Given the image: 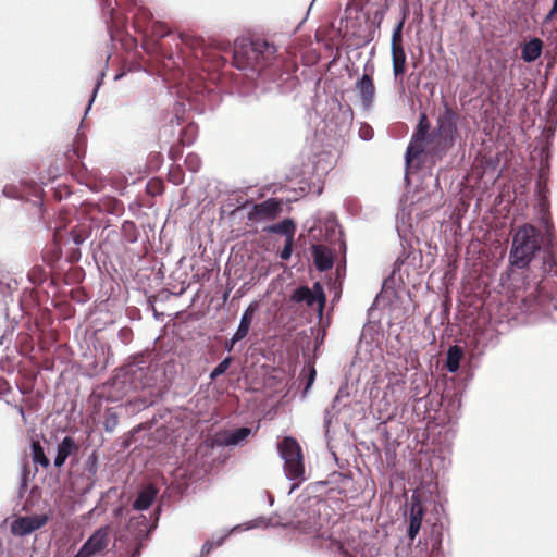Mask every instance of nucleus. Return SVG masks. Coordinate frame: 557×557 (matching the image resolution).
<instances>
[{"instance_id":"nucleus-1","label":"nucleus","mask_w":557,"mask_h":557,"mask_svg":"<svg viewBox=\"0 0 557 557\" xmlns=\"http://www.w3.org/2000/svg\"><path fill=\"white\" fill-rule=\"evenodd\" d=\"M275 53V46L265 40H243L235 44L233 63L239 70L260 71L272 63Z\"/></svg>"},{"instance_id":"nucleus-2","label":"nucleus","mask_w":557,"mask_h":557,"mask_svg":"<svg viewBox=\"0 0 557 557\" xmlns=\"http://www.w3.org/2000/svg\"><path fill=\"white\" fill-rule=\"evenodd\" d=\"M458 113L445 103L444 110L437 116L436 127L430 135L429 156L441 159L454 146L458 136Z\"/></svg>"},{"instance_id":"nucleus-3","label":"nucleus","mask_w":557,"mask_h":557,"mask_svg":"<svg viewBox=\"0 0 557 557\" xmlns=\"http://www.w3.org/2000/svg\"><path fill=\"white\" fill-rule=\"evenodd\" d=\"M542 235L540 230L531 224H524L517 230L512 238L510 263L519 269L529 265L536 251L541 249Z\"/></svg>"},{"instance_id":"nucleus-4","label":"nucleus","mask_w":557,"mask_h":557,"mask_svg":"<svg viewBox=\"0 0 557 557\" xmlns=\"http://www.w3.org/2000/svg\"><path fill=\"white\" fill-rule=\"evenodd\" d=\"M278 453L284 460V470L286 476L293 481L305 480V465L302 450L298 442L290 436H286L278 444Z\"/></svg>"},{"instance_id":"nucleus-5","label":"nucleus","mask_w":557,"mask_h":557,"mask_svg":"<svg viewBox=\"0 0 557 557\" xmlns=\"http://www.w3.org/2000/svg\"><path fill=\"white\" fill-rule=\"evenodd\" d=\"M147 369L137 364H128L121 369L116 376L113 379V385L122 384L121 389L124 394L132 391H138L150 385V380L147 376Z\"/></svg>"},{"instance_id":"nucleus-6","label":"nucleus","mask_w":557,"mask_h":557,"mask_svg":"<svg viewBox=\"0 0 557 557\" xmlns=\"http://www.w3.org/2000/svg\"><path fill=\"white\" fill-rule=\"evenodd\" d=\"M304 534H317L321 529L319 510L309 503L299 505L294 512V519L288 523Z\"/></svg>"},{"instance_id":"nucleus-7","label":"nucleus","mask_w":557,"mask_h":557,"mask_svg":"<svg viewBox=\"0 0 557 557\" xmlns=\"http://www.w3.org/2000/svg\"><path fill=\"white\" fill-rule=\"evenodd\" d=\"M430 121L425 113L420 114L418 126L412 135L411 141L407 148V161L419 158L422 153L429 154V139H430Z\"/></svg>"},{"instance_id":"nucleus-8","label":"nucleus","mask_w":557,"mask_h":557,"mask_svg":"<svg viewBox=\"0 0 557 557\" xmlns=\"http://www.w3.org/2000/svg\"><path fill=\"white\" fill-rule=\"evenodd\" d=\"M290 300L297 304L304 302L308 308H313L317 305L318 311L322 313L326 298L323 286L320 282H315L312 289L308 286L297 287L293 292Z\"/></svg>"},{"instance_id":"nucleus-9","label":"nucleus","mask_w":557,"mask_h":557,"mask_svg":"<svg viewBox=\"0 0 557 557\" xmlns=\"http://www.w3.org/2000/svg\"><path fill=\"white\" fill-rule=\"evenodd\" d=\"M48 520L46 513L18 517L12 521L11 532L16 536H25L45 527Z\"/></svg>"},{"instance_id":"nucleus-10","label":"nucleus","mask_w":557,"mask_h":557,"mask_svg":"<svg viewBox=\"0 0 557 557\" xmlns=\"http://www.w3.org/2000/svg\"><path fill=\"white\" fill-rule=\"evenodd\" d=\"M282 211V201L276 198L267 199L252 206L248 212V220L252 222L274 220Z\"/></svg>"},{"instance_id":"nucleus-11","label":"nucleus","mask_w":557,"mask_h":557,"mask_svg":"<svg viewBox=\"0 0 557 557\" xmlns=\"http://www.w3.org/2000/svg\"><path fill=\"white\" fill-rule=\"evenodd\" d=\"M368 70H369V67L366 66L364 74L361 76V78H359L356 82V85H355V88L360 96L361 103L366 109H369L372 106L374 98H375V91H376L375 85L373 82V77H372L374 69H373V66H371L369 73H368Z\"/></svg>"},{"instance_id":"nucleus-12","label":"nucleus","mask_w":557,"mask_h":557,"mask_svg":"<svg viewBox=\"0 0 557 557\" xmlns=\"http://www.w3.org/2000/svg\"><path fill=\"white\" fill-rule=\"evenodd\" d=\"M110 542L109 527H102L96 530L89 539L83 544L95 556L107 549Z\"/></svg>"},{"instance_id":"nucleus-13","label":"nucleus","mask_w":557,"mask_h":557,"mask_svg":"<svg viewBox=\"0 0 557 557\" xmlns=\"http://www.w3.org/2000/svg\"><path fill=\"white\" fill-rule=\"evenodd\" d=\"M312 255L314 265L319 271H327L333 268L334 252L325 245H313Z\"/></svg>"},{"instance_id":"nucleus-14","label":"nucleus","mask_w":557,"mask_h":557,"mask_svg":"<svg viewBox=\"0 0 557 557\" xmlns=\"http://www.w3.org/2000/svg\"><path fill=\"white\" fill-rule=\"evenodd\" d=\"M257 309V302H252L246 308L242 315L238 329L233 335V343H237L247 336Z\"/></svg>"},{"instance_id":"nucleus-15","label":"nucleus","mask_w":557,"mask_h":557,"mask_svg":"<svg viewBox=\"0 0 557 557\" xmlns=\"http://www.w3.org/2000/svg\"><path fill=\"white\" fill-rule=\"evenodd\" d=\"M79 449L78 445L75 443L74 438L71 436H65L62 442L58 445V453L54 458V466L57 468H61L69 456L77 453Z\"/></svg>"},{"instance_id":"nucleus-16","label":"nucleus","mask_w":557,"mask_h":557,"mask_svg":"<svg viewBox=\"0 0 557 557\" xmlns=\"http://www.w3.org/2000/svg\"><path fill=\"white\" fill-rule=\"evenodd\" d=\"M158 488L153 484H147L139 493L133 503V508L136 510H146L154 502L158 495Z\"/></svg>"},{"instance_id":"nucleus-17","label":"nucleus","mask_w":557,"mask_h":557,"mask_svg":"<svg viewBox=\"0 0 557 557\" xmlns=\"http://www.w3.org/2000/svg\"><path fill=\"white\" fill-rule=\"evenodd\" d=\"M424 515V509L422 505L417 502L412 503L410 508V518H409V528H408V536L411 541H413L421 529V523Z\"/></svg>"},{"instance_id":"nucleus-18","label":"nucleus","mask_w":557,"mask_h":557,"mask_svg":"<svg viewBox=\"0 0 557 557\" xmlns=\"http://www.w3.org/2000/svg\"><path fill=\"white\" fill-rule=\"evenodd\" d=\"M151 23H152L151 12L144 7L137 8L136 12L134 13V17H133V25H134L136 32L147 35Z\"/></svg>"},{"instance_id":"nucleus-19","label":"nucleus","mask_w":557,"mask_h":557,"mask_svg":"<svg viewBox=\"0 0 557 557\" xmlns=\"http://www.w3.org/2000/svg\"><path fill=\"white\" fill-rule=\"evenodd\" d=\"M542 50L543 41L539 38H533L523 45L521 58L525 62H534L537 58H540Z\"/></svg>"},{"instance_id":"nucleus-20","label":"nucleus","mask_w":557,"mask_h":557,"mask_svg":"<svg viewBox=\"0 0 557 557\" xmlns=\"http://www.w3.org/2000/svg\"><path fill=\"white\" fill-rule=\"evenodd\" d=\"M264 231L268 233L281 234L284 235L286 238L294 239L296 224L292 219H284L280 223L265 227Z\"/></svg>"},{"instance_id":"nucleus-21","label":"nucleus","mask_w":557,"mask_h":557,"mask_svg":"<svg viewBox=\"0 0 557 557\" xmlns=\"http://www.w3.org/2000/svg\"><path fill=\"white\" fill-rule=\"evenodd\" d=\"M116 5L117 0H102V12L110 27H117L121 23Z\"/></svg>"},{"instance_id":"nucleus-22","label":"nucleus","mask_w":557,"mask_h":557,"mask_svg":"<svg viewBox=\"0 0 557 557\" xmlns=\"http://www.w3.org/2000/svg\"><path fill=\"white\" fill-rule=\"evenodd\" d=\"M392 59H393V71L394 75L397 78L401 76L406 71V53L403 47H396L392 49Z\"/></svg>"},{"instance_id":"nucleus-23","label":"nucleus","mask_w":557,"mask_h":557,"mask_svg":"<svg viewBox=\"0 0 557 557\" xmlns=\"http://www.w3.org/2000/svg\"><path fill=\"white\" fill-rule=\"evenodd\" d=\"M62 250L60 248L59 243L57 242V234H54L53 243L46 246L42 251V260L48 265H53L61 258Z\"/></svg>"},{"instance_id":"nucleus-24","label":"nucleus","mask_w":557,"mask_h":557,"mask_svg":"<svg viewBox=\"0 0 557 557\" xmlns=\"http://www.w3.org/2000/svg\"><path fill=\"white\" fill-rule=\"evenodd\" d=\"M463 356L462 349L455 345L447 351L446 368L449 372H456L459 369L460 360Z\"/></svg>"},{"instance_id":"nucleus-25","label":"nucleus","mask_w":557,"mask_h":557,"mask_svg":"<svg viewBox=\"0 0 557 557\" xmlns=\"http://www.w3.org/2000/svg\"><path fill=\"white\" fill-rule=\"evenodd\" d=\"M32 458L34 463L40 465L45 469H47L50 466V460L46 456L44 448L40 445V442L37 440L32 441Z\"/></svg>"},{"instance_id":"nucleus-26","label":"nucleus","mask_w":557,"mask_h":557,"mask_svg":"<svg viewBox=\"0 0 557 557\" xmlns=\"http://www.w3.org/2000/svg\"><path fill=\"white\" fill-rule=\"evenodd\" d=\"M135 525L138 528L137 537L147 536L156 528V523L149 524L147 517L144 515L132 519L129 528Z\"/></svg>"},{"instance_id":"nucleus-27","label":"nucleus","mask_w":557,"mask_h":557,"mask_svg":"<svg viewBox=\"0 0 557 557\" xmlns=\"http://www.w3.org/2000/svg\"><path fill=\"white\" fill-rule=\"evenodd\" d=\"M90 236V226L81 224L73 227L70 232L72 242L79 246Z\"/></svg>"},{"instance_id":"nucleus-28","label":"nucleus","mask_w":557,"mask_h":557,"mask_svg":"<svg viewBox=\"0 0 557 557\" xmlns=\"http://www.w3.org/2000/svg\"><path fill=\"white\" fill-rule=\"evenodd\" d=\"M39 302V295L36 288H25L21 297L23 310L36 307Z\"/></svg>"},{"instance_id":"nucleus-29","label":"nucleus","mask_w":557,"mask_h":557,"mask_svg":"<svg viewBox=\"0 0 557 557\" xmlns=\"http://www.w3.org/2000/svg\"><path fill=\"white\" fill-rule=\"evenodd\" d=\"M48 272L42 265H34L27 273L28 281L34 285H41L46 282Z\"/></svg>"},{"instance_id":"nucleus-30","label":"nucleus","mask_w":557,"mask_h":557,"mask_svg":"<svg viewBox=\"0 0 557 557\" xmlns=\"http://www.w3.org/2000/svg\"><path fill=\"white\" fill-rule=\"evenodd\" d=\"M250 434H251V429L246 428V426L239 428L237 430L232 431L227 435V437L225 440V444L226 445H237L240 442H243L244 440H246Z\"/></svg>"},{"instance_id":"nucleus-31","label":"nucleus","mask_w":557,"mask_h":557,"mask_svg":"<svg viewBox=\"0 0 557 557\" xmlns=\"http://www.w3.org/2000/svg\"><path fill=\"white\" fill-rule=\"evenodd\" d=\"M85 147L83 141L75 140L73 147L66 151V158L69 161L76 163L85 156Z\"/></svg>"},{"instance_id":"nucleus-32","label":"nucleus","mask_w":557,"mask_h":557,"mask_svg":"<svg viewBox=\"0 0 557 557\" xmlns=\"http://www.w3.org/2000/svg\"><path fill=\"white\" fill-rule=\"evenodd\" d=\"M119 424V416L117 413L112 409H107L104 413V421H103V428L108 432L114 431V429Z\"/></svg>"},{"instance_id":"nucleus-33","label":"nucleus","mask_w":557,"mask_h":557,"mask_svg":"<svg viewBox=\"0 0 557 557\" xmlns=\"http://www.w3.org/2000/svg\"><path fill=\"white\" fill-rule=\"evenodd\" d=\"M543 271L547 274H553V275L557 276V261L552 251H548L544 256Z\"/></svg>"},{"instance_id":"nucleus-34","label":"nucleus","mask_w":557,"mask_h":557,"mask_svg":"<svg viewBox=\"0 0 557 557\" xmlns=\"http://www.w3.org/2000/svg\"><path fill=\"white\" fill-rule=\"evenodd\" d=\"M18 287V283L15 278H13L10 274H2L0 277V292L5 293V289H8V293H12L13 290H16Z\"/></svg>"},{"instance_id":"nucleus-35","label":"nucleus","mask_w":557,"mask_h":557,"mask_svg":"<svg viewBox=\"0 0 557 557\" xmlns=\"http://www.w3.org/2000/svg\"><path fill=\"white\" fill-rule=\"evenodd\" d=\"M150 34L152 37L160 39L170 34V29L164 23L152 22L150 25Z\"/></svg>"},{"instance_id":"nucleus-36","label":"nucleus","mask_w":557,"mask_h":557,"mask_svg":"<svg viewBox=\"0 0 557 557\" xmlns=\"http://www.w3.org/2000/svg\"><path fill=\"white\" fill-rule=\"evenodd\" d=\"M146 189L149 195L154 197L163 193L164 184L159 178H152L148 182Z\"/></svg>"},{"instance_id":"nucleus-37","label":"nucleus","mask_w":557,"mask_h":557,"mask_svg":"<svg viewBox=\"0 0 557 557\" xmlns=\"http://www.w3.org/2000/svg\"><path fill=\"white\" fill-rule=\"evenodd\" d=\"M232 362V358L227 357L224 360H222L211 372L210 377L211 380H215L218 376L224 374L227 369L230 368V364Z\"/></svg>"},{"instance_id":"nucleus-38","label":"nucleus","mask_w":557,"mask_h":557,"mask_svg":"<svg viewBox=\"0 0 557 557\" xmlns=\"http://www.w3.org/2000/svg\"><path fill=\"white\" fill-rule=\"evenodd\" d=\"M403 20H405V17ZM403 26H404V21H400L393 32L392 49H395L396 47H403V35H401Z\"/></svg>"},{"instance_id":"nucleus-39","label":"nucleus","mask_w":557,"mask_h":557,"mask_svg":"<svg viewBox=\"0 0 557 557\" xmlns=\"http://www.w3.org/2000/svg\"><path fill=\"white\" fill-rule=\"evenodd\" d=\"M224 539L225 537H220L216 541H206L201 547V552H200L201 557H207L213 548L220 547L223 544Z\"/></svg>"},{"instance_id":"nucleus-40","label":"nucleus","mask_w":557,"mask_h":557,"mask_svg":"<svg viewBox=\"0 0 557 557\" xmlns=\"http://www.w3.org/2000/svg\"><path fill=\"white\" fill-rule=\"evenodd\" d=\"M293 244H294V239L286 238L285 245L280 252V257L282 260H288L290 258L292 252H293Z\"/></svg>"},{"instance_id":"nucleus-41","label":"nucleus","mask_w":557,"mask_h":557,"mask_svg":"<svg viewBox=\"0 0 557 557\" xmlns=\"http://www.w3.org/2000/svg\"><path fill=\"white\" fill-rule=\"evenodd\" d=\"M543 220H544V224H545V233H546L547 245L553 246V238H554V225H553V222L550 221V219L548 216L544 218Z\"/></svg>"},{"instance_id":"nucleus-42","label":"nucleus","mask_w":557,"mask_h":557,"mask_svg":"<svg viewBox=\"0 0 557 557\" xmlns=\"http://www.w3.org/2000/svg\"><path fill=\"white\" fill-rule=\"evenodd\" d=\"M185 163L189 170L197 171L199 168L200 161L197 156L188 154L186 157Z\"/></svg>"},{"instance_id":"nucleus-43","label":"nucleus","mask_w":557,"mask_h":557,"mask_svg":"<svg viewBox=\"0 0 557 557\" xmlns=\"http://www.w3.org/2000/svg\"><path fill=\"white\" fill-rule=\"evenodd\" d=\"M194 131L193 126H187L183 129L181 136H180V143L182 146H186V145H190L193 139H185V136L188 134V133H191Z\"/></svg>"},{"instance_id":"nucleus-44","label":"nucleus","mask_w":557,"mask_h":557,"mask_svg":"<svg viewBox=\"0 0 557 557\" xmlns=\"http://www.w3.org/2000/svg\"><path fill=\"white\" fill-rule=\"evenodd\" d=\"M132 335H133V332L131 329L128 327H123L120 330L119 332V336L120 338L124 342V343H128L132 338Z\"/></svg>"},{"instance_id":"nucleus-45","label":"nucleus","mask_w":557,"mask_h":557,"mask_svg":"<svg viewBox=\"0 0 557 557\" xmlns=\"http://www.w3.org/2000/svg\"><path fill=\"white\" fill-rule=\"evenodd\" d=\"M69 261L75 263L81 259V251L78 248H73L69 255Z\"/></svg>"},{"instance_id":"nucleus-46","label":"nucleus","mask_w":557,"mask_h":557,"mask_svg":"<svg viewBox=\"0 0 557 557\" xmlns=\"http://www.w3.org/2000/svg\"><path fill=\"white\" fill-rule=\"evenodd\" d=\"M74 557H94V555L89 552L87 546L83 545Z\"/></svg>"},{"instance_id":"nucleus-47","label":"nucleus","mask_w":557,"mask_h":557,"mask_svg":"<svg viewBox=\"0 0 557 557\" xmlns=\"http://www.w3.org/2000/svg\"><path fill=\"white\" fill-rule=\"evenodd\" d=\"M314 377H315V369L311 368L310 372H309V377H308V383H307L306 389H308L311 386V384L314 381Z\"/></svg>"},{"instance_id":"nucleus-48","label":"nucleus","mask_w":557,"mask_h":557,"mask_svg":"<svg viewBox=\"0 0 557 557\" xmlns=\"http://www.w3.org/2000/svg\"><path fill=\"white\" fill-rule=\"evenodd\" d=\"M556 14H557V5L553 4L550 11L548 12V14L545 17V21L553 20Z\"/></svg>"},{"instance_id":"nucleus-49","label":"nucleus","mask_w":557,"mask_h":557,"mask_svg":"<svg viewBox=\"0 0 557 557\" xmlns=\"http://www.w3.org/2000/svg\"><path fill=\"white\" fill-rule=\"evenodd\" d=\"M0 393L4 394V389L7 392H10L11 391V387L8 385V383L5 381H0Z\"/></svg>"},{"instance_id":"nucleus-50","label":"nucleus","mask_w":557,"mask_h":557,"mask_svg":"<svg viewBox=\"0 0 557 557\" xmlns=\"http://www.w3.org/2000/svg\"><path fill=\"white\" fill-rule=\"evenodd\" d=\"M337 547H338V550L341 552V554H343L344 556L351 557V555L348 553V550L344 548L342 543L337 542Z\"/></svg>"},{"instance_id":"nucleus-51","label":"nucleus","mask_w":557,"mask_h":557,"mask_svg":"<svg viewBox=\"0 0 557 557\" xmlns=\"http://www.w3.org/2000/svg\"><path fill=\"white\" fill-rule=\"evenodd\" d=\"M370 133H372V131L370 129V127H368L364 132H362L361 137L363 139H369L370 138Z\"/></svg>"},{"instance_id":"nucleus-52","label":"nucleus","mask_w":557,"mask_h":557,"mask_svg":"<svg viewBox=\"0 0 557 557\" xmlns=\"http://www.w3.org/2000/svg\"><path fill=\"white\" fill-rule=\"evenodd\" d=\"M234 345H235V343H233V338H232V339H231L230 342H227V343H226V345H225L226 350L232 351V350H233Z\"/></svg>"},{"instance_id":"nucleus-53","label":"nucleus","mask_w":557,"mask_h":557,"mask_svg":"<svg viewBox=\"0 0 557 557\" xmlns=\"http://www.w3.org/2000/svg\"><path fill=\"white\" fill-rule=\"evenodd\" d=\"M135 228V224L133 222H125L123 224V228L126 231L127 228Z\"/></svg>"},{"instance_id":"nucleus-54","label":"nucleus","mask_w":557,"mask_h":557,"mask_svg":"<svg viewBox=\"0 0 557 557\" xmlns=\"http://www.w3.org/2000/svg\"><path fill=\"white\" fill-rule=\"evenodd\" d=\"M15 408L18 410L20 414L24 417V408L23 406H15Z\"/></svg>"},{"instance_id":"nucleus-55","label":"nucleus","mask_w":557,"mask_h":557,"mask_svg":"<svg viewBox=\"0 0 557 557\" xmlns=\"http://www.w3.org/2000/svg\"><path fill=\"white\" fill-rule=\"evenodd\" d=\"M170 156H171L172 159L176 158V153L174 152L173 148L170 150Z\"/></svg>"},{"instance_id":"nucleus-56","label":"nucleus","mask_w":557,"mask_h":557,"mask_svg":"<svg viewBox=\"0 0 557 557\" xmlns=\"http://www.w3.org/2000/svg\"><path fill=\"white\" fill-rule=\"evenodd\" d=\"M156 46H157L156 49H160V50L162 49L160 44L157 42Z\"/></svg>"},{"instance_id":"nucleus-57","label":"nucleus","mask_w":557,"mask_h":557,"mask_svg":"<svg viewBox=\"0 0 557 557\" xmlns=\"http://www.w3.org/2000/svg\"><path fill=\"white\" fill-rule=\"evenodd\" d=\"M22 394H27L28 391L27 389H21Z\"/></svg>"},{"instance_id":"nucleus-58","label":"nucleus","mask_w":557,"mask_h":557,"mask_svg":"<svg viewBox=\"0 0 557 557\" xmlns=\"http://www.w3.org/2000/svg\"><path fill=\"white\" fill-rule=\"evenodd\" d=\"M180 39H181V41H183V42L185 41V38H184V36H182V35L180 36Z\"/></svg>"},{"instance_id":"nucleus-59","label":"nucleus","mask_w":557,"mask_h":557,"mask_svg":"<svg viewBox=\"0 0 557 557\" xmlns=\"http://www.w3.org/2000/svg\"><path fill=\"white\" fill-rule=\"evenodd\" d=\"M553 4H555V5L557 7V0H554V3H553Z\"/></svg>"}]
</instances>
